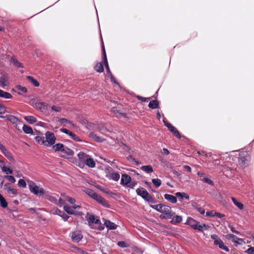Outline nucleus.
Listing matches in <instances>:
<instances>
[{"label": "nucleus", "mask_w": 254, "mask_h": 254, "mask_svg": "<svg viewBox=\"0 0 254 254\" xmlns=\"http://www.w3.org/2000/svg\"><path fill=\"white\" fill-rule=\"evenodd\" d=\"M245 253L247 254H254V247H251L248 248L245 251Z\"/></svg>", "instance_id": "nucleus-55"}, {"label": "nucleus", "mask_w": 254, "mask_h": 254, "mask_svg": "<svg viewBox=\"0 0 254 254\" xmlns=\"http://www.w3.org/2000/svg\"><path fill=\"white\" fill-rule=\"evenodd\" d=\"M117 245L123 248H127L128 245L125 241H119L117 243Z\"/></svg>", "instance_id": "nucleus-51"}, {"label": "nucleus", "mask_w": 254, "mask_h": 254, "mask_svg": "<svg viewBox=\"0 0 254 254\" xmlns=\"http://www.w3.org/2000/svg\"><path fill=\"white\" fill-rule=\"evenodd\" d=\"M159 105V101L157 100L151 101L148 104V107L151 109L158 108Z\"/></svg>", "instance_id": "nucleus-23"}, {"label": "nucleus", "mask_w": 254, "mask_h": 254, "mask_svg": "<svg viewBox=\"0 0 254 254\" xmlns=\"http://www.w3.org/2000/svg\"><path fill=\"white\" fill-rule=\"evenodd\" d=\"M34 139L39 144L45 146L46 142L44 136H36L35 137Z\"/></svg>", "instance_id": "nucleus-34"}, {"label": "nucleus", "mask_w": 254, "mask_h": 254, "mask_svg": "<svg viewBox=\"0 0 254 254\" xmlns=\"http://www.w3.org/2000/svg\"><path fill=\"white\" fill-rule=\"evenodd\" d=\"M211 238L214 240V244L218 246L220 249L225 251L226 252H229V249L226 246L222 240L216 234L211 235Z\"/></svg>", "instance_id": "nucleus-4"}, {"label": "nucleus", "mask_w": 254, "mask_h": 254, "mask_svg": "<svg viewBox=\"0 0 254 254\" xmlns=\"http://www.w3.org/2000/svg\"><path fill=\"white\" fill-rule=\"evenodd\" d=\"M64 146H65L63 143H58L53 145V149H54L56 151L62 152L64 150Z\"/></svg>", "instance_id": "nucleus-24"}, {"label": "nucleus", "mask_w": 254, "mask_h": 254, "mask_svg": "<svg viewBox=\"0 0 254 254\" xmlns=\"http://www.w3.org/2000/svg\"><path fill=\"white\" fill-rule=\"evenodd\" d=\"M210 226L205 223H200L198 221V223L194 226V230L197 231L199 232H203L204 230H208Z\"/></svg>", "instance_id": "nucleus-10"}, {"label": "nucleus", "mask_w": 254, "mask_h": 254, "mask_svg": "<svg viewBox=\"0 0 254 254\" xmlns=\"http://www.w3.org/2000/svg\"><path fill=\"white\" fill-rule=\"evenodd\" d=\"M55 214L58 215L62 217L64 221L67 220L69 216L66 214L64 211H61L59 209H57L54 213Z\"/></svg>", "instance_id": "nucleus-17"}, {"label": "nucleus", "mask_w": 254, "mask_h": 254, "mask_svg": "<svg viewBox=\"0 0 254 254\" xmlns=\"http://www.w3.org/2000/svg\"><path fill=\"white\" fill-rule=\"evenodd\" d=\"M5 79L4 77H1L0 78V85L2 87H4L6 84H5Z\"/></svg>", "instance_id": "nucleus-60"}, {"label": "nucleus", "mask_w": 254, "mask_h": 254, "mask_svg": "<svg viewBox=\"0 0 254 254\" xmlns=\"http://www.w3.org/2000/svg\"><path fill=\"white\" fill-rule=\"evenodd\" d=\"M37 106L39 108L41 111L46 110L48 109V105L45 102H40L37 103Z\"/></svg>", "instance_id": "nucleus-40"}, {"label": "nucleus", "mask_w": 254, "mask_h": 254, "mask_svg": "<svg viewBox=\"0 0 254 254\" xmlns=\"http://www.w3.org/2000/svg\"><path fill=\"white\" fill-rule=\"evenodd\" d=\"M15 88L18 90L19 91L17 92V94L19 95H22V93H27V89L24 86H22L20 85H17L15 86Z\"/></svg>", "instance_id": "nucleus-38"}, {"label": "nucleus", "mask_w": 254, "mask_h": 254, "mask_svg": "<svg viewBox=\"0 0 254 254\" xmlns=\"http://www.w3.org/2000/svg\"><path fill=\"white\" fill-rule=\"evenodd\" d=\"M10 61L15 66L17 67H23V64L19 62L16 59H15L14 57H12L10 58Z\"/></svg>", "instance_id": "nucleus-33"}, {"label": "nucleus", "mask_w": 254, "mask_h": 254, "mask_svg": "<svg viewBox=\"0 0 254 254\" xmlns=\"http://www.w3.org/2000/svg\"><path fill=\"white\" fill-rule=\"evenodd\" d=\"M77 156L79 159V161L81 163V165L84 166V163L85 162L86 159L89 156V155L81 151L77 154Z\"/></svg>", "instance_id": "nucleus-14"}, {"label": "nucleus", "mask_w": 254, "mask_h": 254, "mask_svg": "<svg viewBox=\"0 0 254 254\" xmlns=\"http://www.w3.org/2000/svg\"><path fill=\"white\" fill-rule=\"evenodd\" d=\"M172 133L177 138H181V134H180L179 131L177 129H175V130L174 131H173Z\"/></svg>", "instance_id": "nucleus-61"}, {"label": "nucleus", "mask_w": 254, "mask_h": 254, "mask_svg": "<svg viewBox=\"0 0 254 254\" xmlns=\"http://www.w3.org/2000/svg\"><path fill=\"white\" fill-rule=\"evenodd\" d=\"M89 137L92 139H93L94 141L97 142H102L104 141V139L102 138L101 137L98 136L94 132L92 131L89 133Z\"/></svg>", "instance_id": "nucleus-15"}, {"label": "nucleus", "mask_w": 254, "mask_h": 254, "mask_svg": "<svg viewBox=\"0 0 254 254\" xmlns=\"http://www.w3.org/2000/svg\"><path fill=\"white\" fill-rule=\"evenodd\" d=\"M228 227L230 229L231 231L235 233V234H236L237 235H241V233L237 230H235V228L232 226L230 224H229L228 225Z\"/></svg>", "instance_id": "nucleus-53"}, {"label": "nucleus", "mask_w": 254, "mask_h": 254, "mask_svg": "<svg viewBox=\"0 0 254 254\" xmlns=\"http://www.w3.org/2000/svg\"><path fill=\"white\" fill-rule=\"evenodd\" d=\"M5 117L6 118V120L13 125H16L17 124H20L21 125L22 124V121L13 115H6Z\"/></svg>", "instance_id": "nucleus-11"}, {"label": "nucleus", "mask_w": 254, "mask_h": 254, "mask_svg": "<svg viewBox=\"0 0 254 254\" xmlns=\"http://www.w3.org/2000/svg\"><path fill=\"white\" fill-rule=\"evenodd\" d=\"M214 216H217L219 218H221L222 217H225V215L219 212H215L214 214L213 215V217Z\"/></svg>", "instance_id": "nucleus-63"}, {"label": "nucleus", "mask_w": 254, "mask_h": 254, "mask_svg": "<svg viewBox=\"0 0 254 254\" xmlns=\"http://www.w3.org/2000/svg\"><path fill=\"white\" fill-rule=\"evenodd\" d=\"M8 206V203L5 198L0 193V206L2 208H5Z\"/></svg>", "instance_id": "nucleus-26"}, {"label": "nucleus", "mask_w": 254, "mask_h": 254, "mask_svg": "<svg viewBox=\"0 0 254 254\" xmlns=\"http://www.w3.org/2000/svg\"><path fill=\"white\" fill-rule=\"evenodd\" d=\"M27 79L35 87L39 86V82L35 79L33 77L28 75L27 76Z\"/></svg>", "instance_id": "nucleus-35"}, {"label": "nucleus", "mask_w": 254, "mask_h": 254, "mask_svg": "<svg viewBox=\"0 0 254 254\" xmlns=\"http://www.w3.org/2000/svg\"><path fill=\"white\" fill-rule=\"evenodd\" d=\"M197 223H198V221L191 217H188L185 224L190 226L193 229Z\"/></svg>", "instance_id": "nucleus-16"}, {"label": "nucleus", "mask_w": 254, "mask_h": 254, "mask_svg": "<svg viewBox=\"0 0 254 254\" xmlns=\"http://www.w3.org/2000/svg\"><path fill=\"white\" fill-rule=\"evenodd\" d=\"M136 98H137L138 100H139V101H141L142 102H146L148 100H150V98H145V97L140 96L139 95H137L136 96Z\"/></svg>", "instance_id": "nucleus-56"}, {"label": "nucleus", "mask_w": 254, "mask_h": 254, "mask_svg": "<svg viewBox=\"0 0 254 254\" xmlns=\"http://www.w3.org/2000/svg\"><path fill=\"white\" fill-rule=\"evenodd\" d=\"M200 181L211 186H213L214 185L213 182L210 179H209L207 176L206 177H203V178H201Z\"/></svg>", "instance_id": "nucleus-41"}, {"label": "nucleus", "mask_w": 254, "mask_h": 254, "mask_svg": "<svg viewBox=\"0 0 254 254\" xmlns=\"http://www.w3.org/2000/svg\"><path fill=\"white\" fill-rule=\"evenodd\" d=\"M176 196L180 197L181 198H185L187 200H189L190 198V196L185 192H177L175 193Z\"/></svg>", "instance_id": "nucleus-42"}, {"label": "nucleus", "mask_w": 254, "mask_h": 254, "mask_svg": "<svg viewBox=\"0 0 254 254\" xmlns=\"http://www.w3.org/2000/svg\"><path fill=\"white\" fill-rule=\"evenodd\" d=\"M226 238L228 240H232L233 242L235 241V240H238L239 241H241V242H243V240L242 239L239 238L236 236L231 234H227L226 235Z\"/></svg>", "instance_id": "nucleus-36"}, {"label": "nucleus", "mask_w": 254, "mask_h": 254, "mask_svg": "<svg viewBox=\"0 0 254 254\" xmlns=\"http://www.w3.org/2000/svg\"><path fill=\"white\" fill-rule=\"evenodd\" d=\"M140 169L147 173H150L153 172V169L152 166L150 165L142 166L140 167Z\"/></svg>", "instance_id": "nucleus-32"}, {"label": "nucleus", "mask_w": 254, "mask_h": 254, "mask_svg": "<svg viewBox=\"0 0 254 254\" xmlns=\"http://www.w3.org/2000/svg\"><path fill=\"white\" fill-rule=\"evenodd\" d=\"M164 197L165 199L167 200L168 201H170L172 203L175 204L177 202V198L176 196L173 195L166 193L164 195Z\"/></svg>", "instance_id": "nucleus-19"}, {"label": "nucleus", "mask_w": 254, "mask_h": 254, "mask_svg": "<svg viewBox=\"0 0 254 254\" xmlns=\"http://www.w3.org/2000/svg\"><path fill=\"white\" fill-rule=\"evenodd\" d=\"M18 186L19 187L25 188L26 187V182L23 179H19L18 182Z\"/></svg>", "instance_id": "nucleus-48"}, {"label": "nucleus", "mask_w": 254, "mask_h": 254, "mask_svg": "<svg viewBox=\"0 0 254 254\" xmlns=\"http://www.w3.org/2000/svg\"><path fill=\"white\" fill-rule=\"evenodd\" d=\"M11 189V187H10V184L8 183H6L4 185V189L5 190H6L7 191H9V190Z\"/></svg>", "instance_id": "nucleus-62"}, {"label": "nucleus", "mask_w": 254, "mask_h": 254, "mask_svg": "<svg viewBox=\"0 0 254 254\" xmlns=\"http://www.w3.org/2000/svg\"><path fill=\"white\" fill-rule=\"evenodd\" d=\"M82 235L79 232H73L71 233V239L75 243H78L82 239Z\"/></svg>", "instance_id": "nucleus-13"}, {"label": "nucleus", "mask_w": 254, "mask_h": 254, "mask_svg": "<svg viewBox=\"0 0 254 254\" xmlns=\"http://www.w3.org/2000/svg\"><path fill=\"white\" fill-rule=\"evenodd\" d=\"M66 200L69 203L72 204H74L75 202V199L71 197H68Z\"/></svg>", "instance_id": "nucleus-64"}, {"label": "nucleus", "mask_w": 254, "mask_h": 254, "mask_svg": "<svg viewBox=\"0 0 254 254\" xmlns=\"http://www.w3.org/2000/svg\"><path fill=\"white\" fill-rule=\"evenodd\" d=\"M45 146H51L53 145L56 142V137L53 132L48 131L45 133Z\"/></svg>", "instance_id": "nucleus-6"}, {"label": "nucleus", "mask_w": 254, "mask_h": 254, "mask_svg": "<svg viewBox=\"0 0 254 254\" xmlns=\"http://www.w3.org/2000/svg\"><path fill=\"white\" fill-rule=\"evenodd\" d=\"M152 182L156 188H159L161 185V181L159 179H153Z\"/></svg>", "instance_id": "nucleus-47"}, {"label": "nucleus", "mask_w": 254, "mask_h": 254, "mask_svg": "<svg viewBox=\"0 0 254 254\" xmlns=\"http://www.w3.org/2000/svg\"><path fill=\"white\" fill-rule=\"evenodd\" d=\"M232 200L233 203L238 207L240 209H243L244 207V205L241 202L238 201L236 198L234 197H232Z\"/></svg>", "instance_id": "nucleus-44"}, {"label": "nucleus", "mask_w": 254, "mask_h": 254, "mask_svg": "<svg viewBox=\"0 0 254 254\" xmlns=\"http://www.w3.org/2000/svg\"><path fill=\"white\" fill-rule=\"evenodd\" d=\"M86 165L88 167L94 168L95 167L96 163L94 159L89 155L88 158L85 160V162L84 163V165Z\"/></svg>", "instance_id": "nucleus-18"}, {"label": "nucleus", "mask_w": 254, "mask_h": 254, "mask_svg": "<svg viewBox=\"0 0 254 254\" xmlns=\"http://www.w3.org/2000/svg\"><path fill=\"white\" fill-rule=\"evenodd\" d=\"M95 70L99 72V73H102L104 71V67H103V64L102 62L98 63L96 64L94 67Z\"/></svg>", "instance_id": "nucleus-31"}, {"label": "nucleus", "mask_w": 254, "mask_h": 254, "mask_svg": "<svg viewBox=\"0 0 254 254\" xmlns=\"http://www.w3.org/2000/svg\"><path fill=\"white\" fill-rule=\"evenodd\" d=\"M8 193H9V194H12L13 195H14V196H16L18 194V192H17V191L16 190L13 189V188H12L9 190V191H8L7 192Z\"/></svg>", "instance_id": "nucleus-57"}, {"label": "nucleus", "mask_w": 254, "mask_h": 254, "mask_svg": "<svg viewBox=\"0 0 254 254\" xmlns=\"http://www.w3.org/2000/svg\"><path fill=\"white\" fill-rule=\"evenodd\" d=\"M85 219L91 228H93L92 225L95 224L98 225V227L96 228L98 230L102 231L104 229V226L101 223V220L95 215L88 212L85 216Z\"/></svg>", "instance_id": "nucleus-1"}, {"label": "nucleus", "mask_w": 254, "mask_h": 254, "mask_svg": "<svg viewBox=\"0 0 254 254\" xmlns=\"http://www.w3.org/2000/svg\"><path fill=\"white\" fill-rule=\"evenodd\" d=\"M103 220L104 221V224L103 225L104 227L105 226L108 229L110 230H114L117 228L118 226L110 220L105 219H103Z\"/></svg>", "instance_id": "nucleus-12"}, {"label": "nucleus", "mask_w": 254, "mask_h": 254, "mask_svg": "<svg viewBox=\"0 0 254 254\" xmlns=\"http://www.w3.org/2000/svg\"><path fill=\"white\" fill-rule=\"evenodd\" d=\"M136 192L138 196L148 203H156L157 202L156 199L144 188L140 187L137 189Z\"/></svg>", "instance_id": "nucleus-2"}, {"label": "nucleus", "mask_w": 254, "mask_h": 254, "mask_svg": "<svg viewBox=\"0 0 254 254\" xmlns=\"http://www.w3.org/2000/svg\"><path fill=\"white\" fill-rule=\"evenodd\" d=\"M22 130L26 134H33L34 133L32 128L31 127L26 125H23Z\"/></svg>", "instance_id": "nucleus-28"}, {"label": "nucleus", "mask_w": 254, "mask_h": 254, "mask_svg": "<svg viewBox=\"0 0 254 254\" xmlns=\"http://www.w3.org/2000/svg\"><path fill=\"white\" fill-rule=\"evenodd\" d=\"M4 177L5 179H7L8 181H9V182H10L12 183H14L16 182L15 179L12 176L5 175V176H4Z\"/></svg>", "instance_id": "nucleus-49"}, {"label": "nucleus", "mask_w": 254, "mask_h": 254, "mask_svg": "<svg viewBox=\"0 0 254 254\" xmlns=\"http://www.w3.org/2000/svg\"><path fill=\"white\" fill-rule=\"evenodd\" d=\"M1 153L10 161L15 162V159L13 157L12 154L9 152L7 149L5 148Z\"/></svg>", "instance_id": "nucleus-21"}, {"label": "nucleus", "mask_w": 254, "mask_h": 254, "mask_svg": "<svg viewBox=\"0 0 254 254\" xmlns=\"http://www.w3.org/2000/svg\"><path fill=\"white\" fill-rule=\"evenodd\" d=\"M131 177L127 174H123L122 175L120 184L124 187H127V186L131 182Z\"/></svg>", "instance_id": "nucleus-9"}, {"label": "nucleus", "mask_w": 254, "mask_h": 254, "mask_svg": "<svg viewBox=\"0 0 254 254\" xmlns=\"http://www.w3.org/2000/svg\"><path fill=\"white\" fill-rule=\"evenodd\" d=\"M174 215H175V213H172L171 208L169 206L164 204L163 210L160 216V218L162 219H172Z\"/></svg>", "instance_id": "nucleus-5"}, {"label": "nucleus", "mask_w": 254, "mask_h": 254, "mask_svg": "<svg viewBox=\"0 0 254 254\" xmlns=\"http://www.w3.org/2000/svg\"><path fill=\"white\" fill-rule=\"evenodd\" d=\"M120 178V175L118 172H113L110 174L109 179L117 182Z\"/></svg>", "instance_id": "nucleus-22"}, {"label": "nucleus", "mask_w": 254, "mask_h": 254, "mask_svg": "<svg viewBox=\"0 0 254 254\" xmlns=\"http://www.w3.org/2000/svg\"><path fill=\"white\" fill-rule=\"evenodd\" d=\"M137 184L136 181H133L131 182L127 186V187L131 189H133Z\"/></svg>", "instance_id": "nucleus-52"}, {"label": "nucleus", "mask_w": 254, "mask_h": 254, "mask_svg": "<svg viewBox=\"0 0 254 254\" xmlns=\"http://www.w3.org/2000/svg\"><path fill=\"white\" fill-rule=\"evenodd\" d=\"M163 122L164 126H166L168 128L169 130L172 133L173 132V131L175 130V129H176L175 127H174L171 124L168 123L167 121L163 120Z\"/></svg>", "instance_id": "nucleus-39"}, {"label": "nucleus", "mask_w": 254, "mask_h": 254, "mask_svg": "<svg viewBox=\"0 0 254 254\" xmlns=\"http://www.w3.org/2000/svg\"><path fill=\"white\" fill-rule=\"evenodd\" d=\"M93 199L106 208H110L111 207L108 202L104 198L98 194H97L96 197H94Z\"/></svg>", "instance_id": "nucleus-8"}, {"label": "nucleus", "mask_w": 254, "mask_h": 254, "mask_svg": "<svg viewBox=\"0 0 254 254\" xmlns=\"http://www.w3.org/2000/svg\"><path fill=\"white\" fill-rule=\"evenodd\" d=\"M30 191L37 196H41L45 193V190L37 186L33 181H30L28 184Z\"/></svg>", "instance_id": "nucleus-3"}, {"label": "nucleus", "mask_w": 254, "mask_h": 254, "mask_svg": "<svg viewBox=\"0 0 254 254\" xmlns=\"http://www.w3.org/2000/svg\"><path fill=\"white\" fill-rule=\"evenodd\" d=\"M62 152L68 156H72L74 155V151L66 146H64Z\"/></svg>", "instance_id": "nucleus-43"}, {"label": "nucleus", "mask_w": 254, "mask_h": 254, "mask_svg": "<svg viewBox=\"0 0 254 254\" xmlns=\"http://www.w3.org/2000/svg\"><path fill=\"white\" fill-rule=\"evenodd\" d=\"M70 138H71L72 140H73L77 142H82V140L80 138V137L77 135L76 134H74V133L72 132L71 134H70V135L69 136Z\"/></svg>", "instance_id": "nucleus-46"}, {"label": "nucleus", "mask_w": 254, "mask_h": 254, "mask_svg": "<svg viewBox=\"0 0 254 254\" xmlns=\"http://www.w3.org/2000/svg\"><path fill=\"white\" fill-rule=\"evenodd\" d=\"M101 40H102V46H101V48H102V53L103 61V63H104V64H105V66L107 72L110 75H111V74H112V73H111V70L110 69L109 66V64H108V60H107V58L106 53V51H105V46H104V43H103V41L102 36H101Z\"/></svg>", "instance_id": "nucleus-7"}, {"label": "nucleus", "mask_w": 254, "mask_h": 254, "mask_svg": "<svg viewBox=\"0 0 254 254\" xmlns=\"http://www.w3.org/2000/svg\"><path fill=\"white\" fill-rule=\"evenodd\" d=\"M24 119L30 124H33L37 121V119L32 116H25Z\"/></svg>", "instance_id": "nucleus-29"}, {"label": "nucleus", "mask_w": 254, "mask_h": 254, "mask_svg": "<svg viewBox=\"0 0 254 254\" xmlns=\"http://www.w3.org/2000/svg\"><path fill=\"white\" fill-rule=\"evenodd\" d=\"M60 131L62 132H63V133H64L67 135H68L69 136L70 135V134H71V133L72 132H71V131H70L69 130L66 129V128H62L60 129Z\"/></svg>", "instance_id": "nucleus-54"}, {"label": "nucleus", "mask_w": 254, "mask_h": 254, "mask_svg": "<svg viewBox=\"0 0 254 254\" xmlns=\"http://www.w3.org/2000/svg\"><path fill=\"white\" fill-rule=\"evenodd\" d=\"M58 121L61 124H63L64 123H68L69 124H72V122L65 118H59L58 120Z\"/></svg>", "instance_id": "nucleus-50"}, {"label": "nucleus", "mask_w": 254, "mask_h": 254, "mask_svg": "<svg viewBox=\"0 0 254 254\" xmlns=\"http://www.w3.org/2000/svg\"><path fill=\"white\" fill-rule=\"evenodd\" d=\"M51 109L53 111H54L57 112H60L61 111V108L60 107L54 105L52 106Z\"/></svg>", "instance_id": "nucleus-58"}, {"label": "nucleus", "mask_w": 254, "mask_h": 254, "mask_svg": "<svg viewBox=\"0 0 254 254\" xmlns=\"http://www.w3.org/2000/svg\"><path fill=\"white\" fill-rule=\"evenodd\" d=\"M247 160V156L245 155L244 153H241L239 154L238 157V162L241 165H244L246 164V161Z\"/></svg>", "instance_id": "nucleus-20"}, {"label": "nucleus", "mask_w": 254, "mask_h": 254, "mask_svg": "<svg viewBox=\"0 0 254 254\" xmlns=\"http://www.w3.org/2000/svg\"><path fill=\"white\" fill-rule=\"evenodd\" d=\"M0 97L3 98L4 99H11L12 98V96L10 93L0 89Z\"/></svg>", "instance_id": "nucleus-30"}, {"label": "nucleus", "mask_w": 254, "mask_h": 254, "mask_svg": "<svg viewBox=\"0 0 254 254\" xmlns=\"http://www.w3.org/2000/svg\"><path fill=\"white\" fill-rule=\"evenodd\" d=\"M0 167L2 172L5 173L7 175L8 174H12L13 173L12 170H11V169H10L9 168H7V167H6L4 165L2 166L1 165H0Z\"/></svg>", "instance_id": "nucleus-37"}, {"label": "nucleus", "mask_w": 254, "mask_h": 254, "mask_svg": "<svg viewBox=\"0 0 254 254\" xmlns=\"http://www.w3.org/2000/svg\"><path fill=\"white\" fill-rule=\"evenodd\" d=\"M171 223L174 225L179 223L182 221L183 218L181 216L176 215L173 216L171 219Z\"/></svg>", "instance_id": "nucleus-27"}, {"label": "nucleus", "mask_w": 254, "mask_h": 254, "mask_svg": "<svg viewBox=\"0 0 254 254\" xmlns=\"http://www.w3.org/2000/svg\"><path fill=\"white\" fill-rule=\"evenodd\" d=\"M64 210L68 214H75V212L72 210L71 207L68 206V205H64Z\"/></svg>", "instance_id": "nucleus-45"}, {"label": "nucleus", "mask_w": 254, "mask_h": 254, "mask_svg": "<svg viewBox=\"0 0 254 254\" xmlns=\"http://www.w3.org/2000/svg\"><path fill=\"white\" fill-rule=\"evenodd\" d=\"M84 191L93 199L96 197L97 194L93 190L88 188H85Z\"/></svg>", "instance_id": "nucleus-25"}, {"label": "nucleus", "mask_w": 254, "mask_h": 254, "mask_svg": "<svg viewBox=\"0 0 254 254\" xmlns=\"http://www.w3.org/2000/svg\"><path fill=\"white\" fill-rule=\"evenodd\" d=\"M196 210L199 212L201 214H204L205 213V209L201 207H200L199 205L197 207Z\"/></svg>", "instance_id": "nucleus-59"}]
</instances>
